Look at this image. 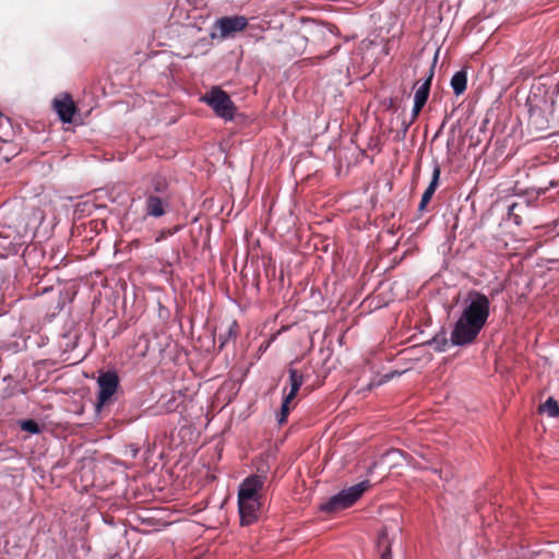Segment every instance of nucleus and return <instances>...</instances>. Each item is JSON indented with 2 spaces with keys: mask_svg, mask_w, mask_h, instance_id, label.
<instances>
[{
  "mask_svg": "<svg viewBox=\"0 0 559 559\" xmlns=\"http://www.w3.org/2000/svg\"><path fill=\"white\" fill-rule=\"evenodd\" d=\"M468 298L469 304L463 309L451 332L450 341L455 346L474 343L489 318L490 301L485 294L473 290Z\"/></svg>",
  "mask_w": 559,
  "mask_h": 559,
  "instance_id": "obj_1",
  "label": "nucleus"
},
{
  "mask_svg": "<svg viewBox=\"0 0 559 559\" xmlns=\"http://www.w3.org/2000/svg\"><path fill=\"white\" fill-rule=\"evenodd\" d=\"M266 477L264 475H250L239 485L238 510L242 526L257 522L262 509V491Z\"/></svg>",
  "mask_w": 559,
  "mask_h": 559,
  "instance_id": "obj_2",
  "label": "nucleus"
},
{
  "mask_svg": "<svg viewBox=\"0 0 559 559\" xmlns=\"http://www.w3.org/2000/svg\"><path fill=\"white\" fill-rule=\"evenodd\" d=\"M369 487L370 483L368 480H364L349 488L343 489L323 503L321 506V510L326 513L345 510L352 507Z\"/></svg>",
  "mask_w": 559,
  "mask_h": 559,
  "instance_id": "obj_3",
  "label": "nucleus"
},
{
  "mask_svg": "<svg viewBox=\"0 0 559 559\" xmlns=\"http://www.w3.org/2000/svg\"><path fill=\"white\" fill-rule=\"evenodd\" d=\"M201 102L209 105L219 118L233 120L236 114V106L229 95L219 86H213L202 97Z\"/></svg>",
  "mask_w": 559,
  "mask_h": 559,
  "instance_id": "obj_4",
  "label": "nucleus"
},
{
  "mask_svg": "<svg viewBox=\"0 0 559 559\" xmlns=\"http://www.w3.org/2000/svg\"><path fill=\"white\" fill-rule=\"evenodd\" d=\"M99 392L97 395L96 408L99 411L102 407L112 402V396L119 386V377L116 371H106L100 373L97 379Z\"/></svg>",
  "mask_w": 559,
  "mask_h": 559,
  "instance_id": "obj_5",
  "label": "nucleus"
},
{
  "mask_svg": "<svg viewBox=\"0 0 559 559\" xmlns=\"http://www.w3.org/2000/svg\"><path fill=\"white\" fill-rule=\"evenodd\" d=\"M401 532V527L396 523H385L377 539V548L380 554V559H392L391 546L396 535Z\"/></svg>",
  "mask_w": 559,
  "mask_h": 559,
  "instance_id": "obj_6",
  "label": "nucleus"
},
{
  "mask_svg": "<svg viewBox=\"0 0 559 559\" xmlns=\"http://www.w3.org/2000/svg\"><path fill=\"white\" fill-rule=\"evenodd\" d=\"M310 365H304L301 368H297L294 366V362L290 364L287 370L289 376L290 389L288 393H284L285 396H289L290 399L294 400L296 399L300 386L310 376ZM284 392H286V388L284 389Z\"/></svg>",
  "mask_w": 559,
  "mask_h": 559,
  "instance_id": "obj_7",
  "label": "nucleus"
},
{
  "mask_svg": "<svg viewBox=\"0 0 559 559\" xmlns=\"http://www.w3.org/2000/svg\"><path fill=\"white\" fill-rule=\"evenodd\" d=\"M24 243L23 237L11 227H0V251L16 254Z\"/></svg>",
  "mask_w": 559,
  "mask_h": 559,
  "instance_id": "obj_8",
  "label": "nucleus"
},
{
  "mask_svg": "<svg viewBox=\"0 0 559 559\" xmlns=\"http://www.w3.org/2000/svg\"><path fill=\"white\" fill-rule=\"evenodd\" d=\"M53 109L63 123H70L76 112V106L70 94L64 93L53 99Z\"/></svg>",
  "mask_w": 559,
  "mask_h": 559,
  "instance_id": "obj_9",
  "label": "nucleus"
},
{
  "mask_svg": "<svg viewBox=\"0 0 559 559\" xmlns=\"http://www.w3.org/2000/svg\"><path fill=\"white\" fill-rule=\"evenodd\" d=\"M248 25V20L245 16H224L217 20L216 26L221 32V36L226 38L235 33L243 31Z\"/></svg>",
  "mask_w": 559,
  "mask_h": 559,
  "instance_id": "obj_10",
  "label": "nucleus"
},
{
  "mask_svg": "<svg viewBox=\"0 0 559 559\" xmlns=\"http://www.w3.org/2000/svg\"><path fill=\"white\" fill-rule=\"evenodd\" d=\"M173 200L145 195L144 214L145 216L158 218L170 211Z\"/></svg>",
  "mask_w": 559,
  "mask_h": 559,
  "instance_id": "obj_11",
  "label": "nucleus"
},
{
  "mask_svg": "<svg viewBox=\"0 0 559 559\" xmlns=\"http://www.w3.org/2000/svg\"><path fill=\"white\" fill-rule=\"evenodd\" d=\"M145 195L158 197L168 200L174 199V190L169 181L159 175L152 177L150 186L145 191Z\"/></svg>",
  "mask_w": 559,
  "mask_h": 559,
  "instance_id": "obj_12",
  "label": "nucleus"
},
{
  "mask_svg": "<svg viewBox=\"0 0 559 559\" xmlns=\"http://www.w3.org/2000/svg\"><path fill=\"white\" fill-rule=\"evenodd\" d=\"M440 174H441L440 166L436 162L433 165L431 181H430L429 186L427 187V189L425 190V192L423 193L421 200L419 202L418 213H423L426 211L427 204L430 202V200L432 199V197L438 188Z\"/></svg>",
  "mask_w": 559,
  "mask_h": 559,
  "instance_id": "obj_13",
  "label": "nucleus"
},
{
  "mask_svg": "<svg viewBox=\"0 0 559 559\" xmlns=\"http://www.w3.org/2000/svg\"><path fill=\"white\" fill-rule=\"evenodd\" d=\"M435 74L433 66L429 69L428 76L425 82L416 90L414 96V103H418L425 105L429 97L431 81Z\"/></svg>",
  "mask_w": 559,
  "mask_h": 559,
  "instance_id": "obj_14",
  "label": "nucleus"
},
{
  "mask_svg": "<svg viewBox=\"0 0 559 559\" xmlns=\"http://www.w3.org/2000/svg\"><path fill=\"white\" fill-rule=\"evenodd\" d=\"M467 86V72L461 70L454 73L451 79V87L456 96L462 95Z\"/></svg>",
  "mask_w": 559,
  "mask_h": 559,
  "instance_id": "obj_15",
  "label": "nucleus"
},
{
  "mask_svg": "<svg viewBox=\"0 0 559 559\" xmlns=\"http://www.w3.org/2000/svg\"><path fill=\"white\" fill-rule=\"evenodd\" d=\"M539 412L545 413L552 418L558 417L559 404L554 397H548L543 404H540Z\"/></svg>",
  "mask_w": 559,
  "mask_h": 559,
  "instance_id": "obj_16",
  "label": "nucleus"
},
{
  "mask_svg": "<svg viewBox=\"0 0 559 559\" xmlns=\"http://www.w3.org/2000/svg\"><path fill=\"white\" fill-rule=\"evenodd\" d=\"M294 399H290L289 396H285L282 402L281 412L277 417V421L280 425H283L287 421V417L290 413V411L295 407Z\"/></svg>",
  "mask_w": 559,
  "mask_h": 559,
  "instance_id": "obj_17",
  "label": "nucleus"
},
{
  "mask_svg": "<svg viewBox=\"0 0 559 559\" xmlns=\"http://www.w3.org/2000/svg\"><path fill=\"white\" fill-rule=\"evenodd\" d=\"M21 429L31 433H38L40 431L39 425L34 419L22 421Z\"/></svg>",
  "mask_w": 559,
  "mask_h": 559,
  "instance_id": "obj_18",
  "label": "nucleus"
},
{
  "mask_svg": "<svg viewBox=\"0 0 559 559\" xmlns=\"http://www.w3.org/2000/svg\"><path fill=\"white\" fill-rule=\"evenodd\" d=\"M433 342L437 344L436 349H438L440 352L445 350V348L448 346V338L445 337L444 334L441 336V338H439V336H437L433 340Z\"/></svg>",
  "mask_w": 559,
  "mask_h": 559,
  "instance_id": "obj_19",
  "label": "nucleus"
},
{
  "mask_svg": "<svg viewBox=\"0 0 559 559\" xmlns=\"http://www.w3.org/2000/svg\"><path fill=\"white\" fill-rule=\"evenodd\" d=\"M424 106L425 105H423V104L418 105V103H414L412 118H411V120L413 122L417 119V117H418L419 112L421 111V109L424 108Z\"/></svg>",
  "mask_w": 559,
  "mask_h": 559,
  "instance_id": "obj_20",
  "label": "nucleus"
},
{
  "mask_svg": "<svg viewBox=\"0 0 559 559\" xmlns=\"http://www.w3.org/2000/svg\"><path fill=\"white\" fill-rule=\"evenodd\" d=\"M413 123L412 120H409L408 122H403V128H404V132H406L409 128V126Z\"/></svg>",
  "mask_w": 559,
  "mask_h": 559,
  "instance_id": "obj_21",
  "label": "nucleus"
},
{
  "mask_svg": "<svg viewBox=\"0 0 559 559\" xmlns=\"http://www.w3.org/2000/svg\"><path fill=\"white\" fill-rule=\"evenodd\" d=\"M515 207H516V203H513L512 205L509 206V214L510 215L513 214V211H514Z\"/></svg>",
  "mask_w": 559,
  "mask_h": 559,
  "instance_id": "obj_22",
  "label": "nucleus"
},
{
  "mask_svg": "<svg viewBox=\"0 0 559 559\" xmlns=\"http://www.w3.org/2000/svg\"><path fill=\"white\" fill-rule=\"evenodd\" d=\"M391 378H392V374H385V376H384V381H388V380H390Z\"/></svg>",
  "mask_w": 559,
  "mask_h": 559,
  "instance_id": "obj_23",
  "label": "nucleus"
}]
</instances>
